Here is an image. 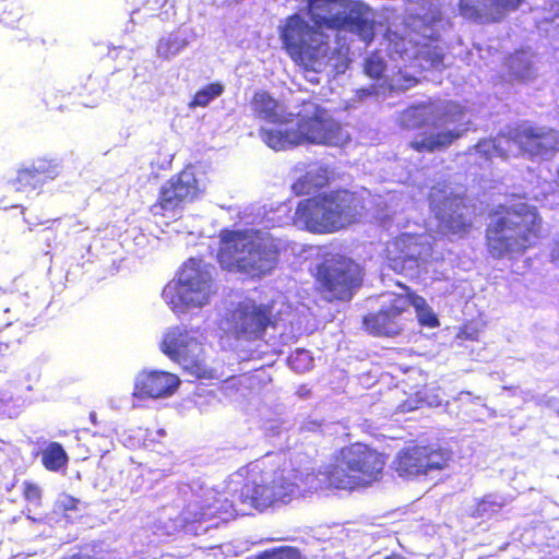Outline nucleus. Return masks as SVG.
I'll return each mask as SVG.
<instances>
[{"label": "nucleus", "instance_id": "obj_22", "mask_svg": "<svg viewBox=\"0 0 559 559\" xmlns=\"http://www.w3.org/2000/svg\"><path fill=\"white\" fill-rule=\"evenodd\" d=\"M238 497L236 486L228 492L217 493L209 506L210 516L229 520L239 515H247L245 508L238 503Z\"/></svg>", "mask_w": 559, "mask_h": 559}, {"label": "nucleus", "instance_id": "obj_35", "mask_svg": "<svg viewBox=\"0 0 559 559\" xmlns=\"http://www.w3.org/2000/svg\"><path fill=\"white\" fill-rule=\"evenodd\" d=\"M252 383H253V377H249V376L231 377L225 381L224 390L228 391L231 389L239 390L240 388H251Z\"/></svg>", "mask_w": 559, "mask_h": 559}, {"label": "nucleus", "instance_id": "obj_14", "mask_svg": "<svg viewBox=\"0 0 559 559\" xmlns=\"http://www.w3.org/2000/svg\"><path fill=\"white\" fill-rule=\"evenodd\" d=\"M230 330L237 338L261 340L267 328H275L272 307L253 300L239 302L230 313Z\"/></svg>", "mask_w": 559, "mask_h": 559}, {"label": "nucleus", "instance_id": "obj_20", "mask_svg": "<svg viewBox=\"0 0 559 559\" xmlns=\"http://www.w3.org/2000/svg\"><path fill=\"white\" fill-rule=\"evenodd\" d=\"M250 107L252 115L260 120L273 124H286L292 121L293 115L287 112L286 107L274 98L267 91L254 92Z\"/></svg>", "mask_w": 559, "mask_h": 559}, {"label": "nucleus", "instance_id": "obj_33", "mask_svg": "<svg viewBox=\"0 0 559 559\" xmlns=\"http://www.w3.org/2000/svg\"><path fill=\"white\" fill-rule=\"evenodd\" d=\"M288 364L297 371H304L311 364V358L306 350H296L288 357Z\"/></svg>", "mask_w": 559, "mask_h": 559}, {"label": "nucleus", "instance_id": "obj_8", "mask_svg": "<svg viewBox=\"0 0 559 559\" xmlns=\"http://www.w3.org/2000/svg\"><path fill=\"white\" fill-rule=\"evenodd\" d=\"M314 290L328 302H347L361 287L364 271L354 260L338 255L318 263L312 272Z\"/></svg>", "mask_w": 559, "mask_h": 559}, {"label": "nucleus", "instance_id": "obj_25", "mask_svg": "<svg viewBox=\"0 0 559 559\" xmlns=\"http://www.w3.org/2000/svg\"><path fill=\"white\" fill-rule=\"evenodd\" d=\"M40 462L47 471L59 472L67 467L69 456L61 443L51 441L40 451Z\"/></svg>", "mask_w": 559, "mask_h": 559}, {"label": "nucleus", "instance_id": "obj_5", "mask_svg": "<svg viewBox=\"0 0 559 559\" xmlns=\"http://www.w3.org/2000/svg\"><path fill=\"white\" fill-rule=\"evenodd\" d=\"M386 455L361 442L342 447L322 475L331 488L353 491L381 480Z\"/></svg>", "mask_w": 559, "mask_h": 559}, {"label": "nucleus", "instance_id": "obj_37", "mask_svg": "<svg viewBox=\"0 0 559 559\" xmlns=\"http://www.w3.org/2000/svg\"><path fill=\"white\" fill-rule=\"evenodd\" d=\"M383 559H406V558L400 554L393 552V554L385 556Z\"/></svg>", "mask_w": 559, "mask_h": 559}, {"label": "nucleus", "instance_id": "obj_23", "mask_svg": "<svg viewBox=\"0 0 559 559\" xmlns=\"http://www.w3.org/2000/svg\"><path fill=\"white\" fill-rule=\"evenodd\" d=\"M461 136V132L457 131H442L438 132L429 138L420 140H414L409 142V147L418 153L433 152L436 150H443L449 147Z\"/></svg>", "mask_w": 559, "mask_h": 559}, {"label": "nucleus", "instance_id": "obj_28", "mask_svg": "<svg viewBox=\"0 0 559 559\" xmlns=\"http://www.w3.org/2000/svg\"><path fill=\"white\" fill-rule=\"evenodd\" d=\"M247 559H302L300 551L293 546H277L265 549Z\"/></svg>", "mask_w": 559, "mask_h": 559}, {"label": "nucleus", "instance_id": "obj_1", "mask_svg": "<svg viewBox=\"0 0 559 559\" xmlns=\"http://www.w3.org/2000/svg\"><path fill=\"white\" fill-rule=\"evenodd\" d=\"M307 13L313 25L295 13L280 28L283 49L305 71H316V66L329 53V39L322 29L348 31L366 41L373 36L372 23L364 16L359 3L308 0Z\"/></svg>", "mask_w": 559, "mask_h": 559}, {"label": "nucleus", "instance_id": "obj_39", "mask_svg": "<svg viewBox=\"0 0 559 559\" xmlns=\"http://www.w3.org/2000/svg\"><path fill=\"white\" fill-rule=\"evenodd\" d=\"M9 323L3 321V320H0V332L8 325Z\"/></svg>", "mask_w": 559, "mask_h": 559}, {"label": "nucleus", "instance_id": "obj_13", "mask_svg": "<svg viewBox=\"0 0 559 559\" xmlns=\"http://www.w3.org/2000/svg\"><path fill=\"white\" fill-rule=\"evenodd\" d=\"M414 322L408 309L407 295H395L389 305L379 311L368 313L362 319L365 330L373 336L393 337L400 335Z\"/></svg>", "mask_w": 559, "mask_h": 559}, {"label": "nucleus", "instance_id": "obj_12", "mask_svg": "<svg viewBox=\"0 0 559 559\" xmlns=\"http://www.w3.org/2000/svg\"><path fill=\"white\" fill-rule=\"evenodd\" d=\"M160 349L191 376L198 379L210 378L203 345L188 330L180 326L168 330L162 340Z\"/></svg>", "mask_w": 559, "mask_h": 559}, {"label": "nucleus", "instance_id": "obj_11", "mask_svg": "<svg viewBox=\"0 0 559 559\" xmlns=\"http://www.w3.org/2000/svg\"><path fill=\"white\" fill-rule=\"evenodd\" d=\"M451 457V451L437 444H409L396 453L393 469L405 478L427 476L445 469Z\"/></svg>", "mask_w": 559, "mask_h": 559}, {"label": "nucleus", "instance_id": "obj_15", "mask_svg": "<svg viewBox=\"0 0 559 559\" xmlns=\"http://www.w3.org/2000/svg\"><path fill=\"white\" fill-rule=\"evenodd\" d=\"M525 0H459L460 14L475 23L496 24L518 11Z\"/></svg>", "mask_w": 559, "mask_h": 559}, {"label": "nucleus", "instance_id": "obj_29", "mask_svg": "<svg viewBox=\"0 0 559 559\" xmlns=\"http://www.w3.org/2000/svg\"><path fill=\"white\" fill-rule=\"evenodd\" d=\"M419 56L431 67H439L444 60L443 49L439 45L425 44L419 51Z\"/></svg>", "mask_w": 559, "mask_h": 559}, {"label": "nucleus", "instance_id": "obj_7", "mask_svg": "<svg viewBox=\"0 0 559 559\" xmlns=\"http://www.w3.org/2000/svg\"><path fill=\"white\" fill-rule=\"evenodd\" d=\"M215 293L210 265L191 258L182 264L177 278L165 286L163 297L173 311L183 313L209 304Z\"/></svg>", "mask_w": 559, "mask_h": 559}, {"label": "nucleus", "instance_id": "obj_21", "mask_svg": "<svg viewBox=\"0 0 559 559\" xmlns=\"http://www.w3.org/2000/svg\"><path fill=\"white\" fill-rule=\"evenodd\" d=\"M330 181L329 168L324 165H314L292 185V191L297 197L309 195L328 187Z\"/></svg>", "mask_w": 559, "mask_h": 559}, {"label": "nucleus", "instance_id": "obj_6", "mask_svg": "<svg viewBox=\"0 0 559 559\" xmlns=\"http://www.w3.org/2000/svg\"><path fill=\"white\" fill-rule=\"evenodd\" d=\"M259 134L275 151L302 144L340 146L349 140L343 126L325 108L318 105L311 114L299 117L296 128L283 131L261 128Z\"/></svg>", "mask_w": 559, "mask_h": 559}, {"label": "nucleus", "instance_id": "obj_9", "mask_svg": "<svg viewBox=\"0 0 559 559\" xmlns=\"http://www.w3.org/2000/svg\"><path fill=\"white\" fill-rule=\"evenodd\" d=\"M251 466L252 463L240 467L236 474L243 477V480L235 483L239 493L238 503L245 508L247 514L252 511L263 512L292 500L297 488L296 476L280 471L274 473L270 481L258 483L254 479H248Z\"/></svg>", "mask_w": 559, "mask_h": 559}, {"label": "nucleus", "instance_id": "obj_41", "mask_svg": "<svg viewBox=\"0 0 559 559\" xmlns=\"http://www.w3.org/2000/svg\"><path fill=\"white\" fill-rule=\"evenodd\" d=\"M557 415L559 416V409L557 411Z\"/></svg>", "mask_w": 559, "mask_h": 559}, {"label": "nucleus", "instance_id": "obj_30", "mask_svg": "<svg viewBox=\"0 0 559 559\" xmlns=\"http://www.w3.org/2000/svg\"><path fill=\"white\" fill-rule=\"evenodd\" d=\"M364 68H365V73L368 76H370L372 79H380V78H382V75L386 69V64L383 61V59H381L380 57H378L376 55H371L366 59Z\"/></svg>", "mask_w": 559, "mask_h": 559}, {"label": "nucleus", "instance_id": "obj_36", "mask_svg": "<svg viewBox=\"0 0 559 559\" xmlns=\"http://www.w3.org/2000/svg\"><path fill=\"white\" fill-rule=\"evenodd\" d=\"M7 14L8 15H12L13 14V9H10V11H8V12H7V10H4L2 13H0V22L8 24V23L13 21V20H10L7 16Z\"/></svg>", "mask_w": 559, "mask_h": 559}, {"label": "nucleus", "instance_id": "obj_18", "mask_svg": "<svg viewBox=\"0 0 559 559\" xmlns=\"http://www.w3.org/2000/svg\"><path fill=\"white\" fill-rule=\"evenodd\" d=\"M180 381L176 374L166 371H143L134 382L133 396L159 399L171 395Z\"/></svg>", "mask_w": 559, "mask_h": 559}, {"label": "nucleus", "instance_id": "obj_38", "mask_svg": "<svg viewBox=\"0 0 559 559\" xmlns=\"http://www.w3.org/2000/svg\"><path fill=\"white\" fill-rule=\"evenodd\" d=\"M407 82H408L407 86H411V85H415L417 83V80L415 78H409L407 80Z\"/></svg>", "mask_w": 559, "mask_h": 559}, {"label": "nucleus", "instance_id": "obj_34", "mask_svg": "<svg viewBox=\"0 0 559 559\" xmlns=\"http://www.w3.org/2000/svg\"><path fill=\"white\" fill-rule=\"evenodd\" d=\"M57 506L62 513L67 514L70 511H78L80 509L81 501L71 495L62 493L57 501Z\"/></svg>", "mask_w": 559, "mask_h": 559}, {"label": "nucleus", "instance_id": "obj_27", "mask_svg": "<svg viewBox=\"0 0 559 559\" xmlns=\"http://www.w3.org/2000/svg\"><path fill=\"white\" fill-rule=\"evenodd\" d=\"M224 92V85L219 82L209 83L198 90L188 104L189 108L206 107L212 100Z\"/></svg>", "mask_w": 559, "mask_h": 559}, {"label": "nucleus", "instance_id": "obj_16", "mask_svg": "<svg viewBox=\"0 0 559 559\" xmlns=\"http://www.w3.org/2000/svg\"><path fill=\"white\" fill-rule=\"evenodd\" d=\"M474 209L462 197L448 198L437 214L439 226L443 233L463 238L473 229Z\"/></svg>", "mask_w": 559, "mask_h": 559}, {"label": "nucleus", "instance_id": "obj_32", "mask_svg": "<svg viewBox=\"0 0 559 559\" xmlns=\"http://www.w3.org/2000/svg\"><path fill=\"white\" fill-rule=\"evenodd\" d=\"M178 51L179 46L177 45L176 40L170 37L160 38L157 43L156 52L157 56L162 59H169L177 55Z\"/></svg>", "mask_w": 559, "mask_h": 559}, {"label": "nucleus", "instance_id": "obj_19", "mask_svg": "<svg viewBox=\"0 0 559 559\" xmlns=\"http://www.w3.org/2000/svg\"><path fill=\"white\" fill-rule=\"evenodd\" d=\"M60 175V166L53 159L38 158L28 167L17 170L12 183L16 191L36 189Z\"/></svg>", "mask_w": 559, "mask_h": 559}, {"label": "nucleus", "instance_id": "obj_2", "mask_svg": "<svg viewBox=\"0 0 559 559\" xmlns=\"http://www.w3.org/2000/svg\"><path fill=\"white\" fill-rule=\"evenodd\" d=\"M488 219L485 246L496 260L523 255L543 235V218L537 207L526 202L498 204L488 213Z\"/></svg>", "mask_w": 559, "mask_h": 559}, {"label": "nucleus", "instance_id": "obj_4", "mask_svg": "<svg viewBox=\"0 0 559 559\" xmlns=\"http://www.w3.org/2000/svg\"><path fill=\"white\" fill-rule=\"evenodd\" d=\"M360 202L354 192L336 189L298 202L294 219L313 234H332L358 221Z\"/></svg>", "mask_w": 559, "mask_h": 559}, {"label": "nucleus", "instance_id": "obj_26", "mask_svg": "<svg viewBox=\"0 0 559 559\" xmlns=\"http://www.w3.org/2000/svg\"><path fill=\"white\" fill-rule=\"evenodd\" d=\"M431 111L430 108L420 104L412 106L404 111V128L408 130H418L428 124Z\"/></svg>", "mask_w": 559, "mask_h": 559}, {"label": "nucleus", "instance_id": "obj_24", "mask_svg": "<svg viewBox=\"0 0 559 559\" xmlns=\"http://www.w3.org/2000/svg\"><path fill=\"white\" fill-rule=\"evenodd\" d=\"M406 295L408 300V308L412 306L416 311V317L421 326L437 328L439 326V319L432 311L431 307L427 304L426 299L418 295L416 292L406 287Z\"/></svg>", "mask_w": 559, "mask_h": 559}, {"label": "nucleus", "instance_id": "obj_40", "mask_svg": "<svg viewBox=\"0 0 559 559\" xmlns=\"http://www.w3.org/2000/svg\"><path fill=\"white\" fill-rule=\"evenodd\" d=\"M406 238H409V236H406V235L402 236V237L397 240V242H399V241H404Z\"/></svg>", "mask_w": 559, "mask_h": 559}, {"label": "nucleus", "instance_id": "obj_31", "mask_svg": "<svg viewBox=\"0 0 559 559\" xmlns=\"http://www.w3.org/2000/svg\"><path fill=\"white\" fill-rule=\"evenodd\" d=\"M22 493L24 499L35 507L41 504L43 491L37 484L33 481H24L22 484Z\"/></svg>", "mask_w": 559, "mask_h": 559}, {"label": "nucleus", "instance_id": "obj_10", "mask_svg": "<svg viewBox=\"0 0 559 559\" xmlns=\"http://www.w3.org/2000/svg\"><path fill=\"white\" fill-rule=\"evenodd\" d=\"M202 191L203 185L195 168L188 165L159 188L157 199L148 207V212L154 217H175L188 203L197 200Z\"/></svg>", "mask_w": 559, "mask_h": 559}, {"label": "nucleus", "instance_id": "obj_3", "mask_svg": "<svg viewBox=\"0 0 559 559\" xmlns=\"http://www.w3.org/2000/svg\"><path fill=\"white\" fill-rule=\"evenodd\" d=\"M280 240L257 229H224L221 233L217 262L223 270L261 278L276 269Z\"/></svg>", "mask_w": 559, "mask_h": 559}, {"label": "nucleus", "instance_id": "obj_17", "mask_svg": "<svg viewBox=\"0 0 559 559\" xmlns=\"http://www.w3.org/2000/svg\"><path fill=\"white\" fill-rule=\"evenodd\" d=\"M519 151L530 157L545 156L555 150L556 141L554 136L543 129L535 127H516L509 135Z\"/></svg>", "mask_w": 559, "mask_h": 559}]
</instances>
